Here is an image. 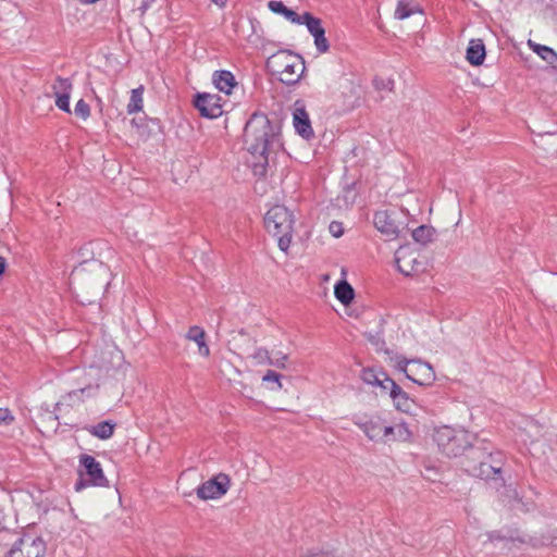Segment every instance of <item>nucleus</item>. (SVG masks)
Wrapping results in <instances>:
<instances>
[{
  "instance_id": "1",
  "label": "nucleus",
  "mask_w": 557,
  "mask_h": 557,
  "mask_svg": "<svg viewBox=\"0 0 557 557\" xmlns=\"http://www.w3.org/2000/svg\"><path fill=\"white\" fill-rule=\"evenodd\" d=\"M244 144L247 151L259 159V164L267 163L268 154L282 147L280 125L263 113H253L245 126Z\"/></svg>"
},
{
  "instance_id": "2",
  "label": "nucleus",
  "mask_w": 557,
  "mask_h": 557,
  "mask_svg": "<svg viewBox=\"0 0 557 557\" xmlns=\"http://www.w3.org/2000/svg\"><path fill=\"white\" fill-rule=\"evenodd\" d=\"M295 215L287 207L276 205L264 215V226L269 234L277 239L278 248L287 251L293 238Z\"/></svg>"
},
{
  "instance_id": "3",
  "label": "nucleus",
  "mask_w": 557,
  "mask_h": 557,
  "mask_svg": "<svg viewBox=\"0 0 557 557\" xmlns=\"http://www.w3.org/2000/svg\"><path fill=\"white\" fill-rule=\"evenodd\" d=\"M267 67L286 85L298 83L306 69L304 59L287 50H281L269 57Z\"/></svg>"
},
{
  "instance_id": "4",
  "label": "nucleus",
  "mask_w": 557,
  "mask_h": 557,
  "mask_svg": "<svg viewBox=\"0 0 557 557\" xmlns=\"http://www.w3.org/2000/svg\"><path fill=\"white\" fill-rule=\"evenodd\" d=\"M389 363L412 383L421 387H431L436 381V373L432 364L420 358H407L401 355L389 357Z\"/></svg>"
},
{
  "instance_id": "5",
  "label": "nucleus",
  "mask_w": 557,
  "mask_h": 557,
  "mask_svg": "<svg viewBox=\"0 0 557 557\" xmlns=\"http://www.w3.org/2000/svg\"><path fill=\"white\" fill-rule=\"evenodd\" d=\"M433 440L447 457H458L471 446L472 435L463 429L442 425L435 429Z\"/></svg>"
},
{
  "instance_id": "6",
  "label": "nucleus",
  "mask_w": 557,
  "mask_h": 557,
  "mask_svg": "<svg viewBox=\"0 0 557 557\" xmlns=\"http://www.w3.org/2000/svg\"><path fill=\"white\" fill-rule=\"evenodd\" d=\"M72 277L74 281L87 282L98 287V289H102L109 284L110 271L101 261L91 260L75 268Z\"/></svg>"
},
{
  "instance_id": "7",
  "label": "nucleus",
  "mask_w": 557,
  "mask_h": 557,
  "mask_svg": "<svg viewBox=\"0 0 557 557\" xmlns=\"http://www.w3.org/2000/svg\"><path fill=\"white\" fill-rule=\"evenodd\" d=\"M230 487V476L225 473H219L198 486L197 496L202 500L218 499L224 496Z\"/></svg>"
},
{
  "instance_id": "8",
  "label": "nucleus",
  "mask_w": 557,
  "mask_h": 557,
  "mask_svg": "<svg viewBox=\"0 0 557 557\" xmlns=\"http://www.w3.org/2000/svg\"><path fill=\"white\" fill-rule=\"evenodd\" d=\"M46 543L37 536L25 535L18 540L10 552V557H45Z\"/></svg>"
},
{
  "instance_id": "9",
  "label": "nucleus",
  "mask_w": 557,
  "mask_h": 557,
  "mask_svg": "<svg viewBox=\"0 0 557 557\" xmlns=\"http://www.w3.org/2000/svg\"><path fill=\"white\" fill-rule=\"evenodd\" d=\"M73 90V84L69 78L57 77L51 84L50 96L54 98L55 107L65 112L71 113L70 98Z\"/></svg>"
},
{
  "instance_id": "10",
  "label": "nucleus",
  "mask_w": 557,
  "mask_h": 557,
  "mask_svg": "<svg viewBox=\"0 0 557 557\" xmlns=\"http://www.w3.org/2000/svg\"><path fill=\"white\" fill-rule=\"evenodd\" d=\"M355 424L362 430L366 436L373 442L383 443L385 441V428L383 419L379 416L358 418Z\"/></svg>"
},
{
  "instance_id": "11",
  "label": "nucleus",
  "mask_w": 557,
  "mask_h": 557,
  "mask_svg": "<svg viewBox=\"0 0 557 557\" xmlns=\"http://www.w3.org/2000/svg\"><path fill=\"white\" fill-rule=\"evenodd\" d=\"M293 125L298 135L304 139H311L314 136L313 128L305 104L296 101L293 109Z\"/></svg>"
},
{
  "instance_id": "12",
  "label": "nucleus",
  "mask_w": 557,
  "mask_h": 557,
  "mask_svg": "<svg viewBox=\"0 0 557 557\" xmlns=\"http://www.w3.org/2000/svg\"><path fill=\"white\" fill-rule=\"evenodd\" d=\"M395 260L398 270L405 275L413 274L421 265L417 251L409 246L399 247L395 252Z\"/></svg>"
},
{
  "instance_id": "13",
  "label": "nucleus",
  "mask_w": 557,
  "mask_h": 557,
  "mask_svg": "<svg viewBox=\"0 0 557 557\" xmlns=\"http://www.w3.org/2000/svg\"><path fill=\"white\" fill-rule=\"evenodd\" d=\"M195 106L205 117L216 119L223 114V104L218 95H198Z\"/></svg>"
},
{
  "instance_id": "14",
  "label": "nucleus",
  "mask_w": 557,
  "mask_h": 557,
  "mask_svg": "<svg viewBox=\"0 0 557 557\" xmlns=\"http://www.w3.org/2000/svg\"><path fill=\"white\" fill-rule=\"evenodd\" d=\"M373 224L387 238H396L399 234V225L394 218V213L388 210L376 211L373 216Z\"/></svg>"
},
{
  "instance_id": "15",
  "label": "nucleus",
  "mask_w": 557,
  "mask_h": 557,
  "mask_svg": "<svg viewBox=\"0 0 557 557\" xmlns=\"http://www.w3.org/2000/svg\"><path fill=\"white\" fill-rule=\"evenodd\" d=\"M361 380L371 386L379 387L382 394H387L395 381L383 370L366 368L361 371Z\"/></svg>"
},
{
  "instance_id": "16",
  "label": "nucleus",
  "mask_w": 557,
  "mask_h": 557,
  "mask_svg": "<svg viewBox=\"0 0 557 557\" xmlns=\"http://www.w3.org/2000/svg\"><path fill=\"white\" fill-rule=\"evenodd\" d=\"M387 395L391 397L394 407L398 411L412 413L417 407L416 400L396 382L394 385H391Z\"/></svg>"
},
{
  "instance_id": "17",
  "label": "nucleus",
  "mask_w": 557,
  "mask_h": 557,
  "mask_svg": "<svg viewBox=\"0 0 557 557\" xmlns=\"http://www.w3.org/2000/svg\"><path fill=\"white\" fill-rule=\"evenodd\" d=\"M81 465L85 468L89 483L95 486H107L108 480L103 474L101 465L90 455L81 457Z\"/></svg>"
},
{
  "instance_id": "18",
  "label": "nucleus",
  "mask_w": 557,
  "mask_h": 557,
  "mask_svg": "<svg viewBox=\"0 0 557 557\" xmlns=\"http://www.w3.org/2000/svg\"><path fill=\"white\" fill-rule=\"evenodd\" d=\"M413 432L409 429L405 422H399L394 425H387L385 428V441L386 443H412Z\"/></svg>"
},
{
  "instance_id": "19",
  "label": "nucleus",
  "mask_w": 557,
  "mask_h": 557,
  "mask_svg": "<svg viewBox=\"0 0 557 557\" xmlns=\"http://www.w3.org/2000/svg\"><path fill=\"white\" fill-rule=\"evenodd\" d=\"M185 338L197 345L198 355L208 358L210 356V347L207 343L206 331L198 325H193L188 329Z\"/></svg>"
},
{
  "instance_id": "20",
  "label": "nucleus",
  "mask_w": 557,
  "mask_h": 557,
  "mask_svg": "<svg viewBox=\"0 0 557 557\" xmlns=\"http://www.w3.org/2000/svg\"><path fill=\"white\" fill-rule=\"evenodd\" d=\"M214 86L225 95H231L232 90L237 86L235 76L230 71H215L212 75Z\"/></svg>"
},
{
  "instance_id": "21",
  "label": "nucleus",
  "mask_w": 557,
  "mask_h": 557,
  "mask_svg": "<svg viewBox=\"0 0 557 557\" xmlns=\"http://www.w3.org/2000/svg\"><path fill=\"white\" fill-rule=\"evenodd\" d=\"M485 46L482 39H471L469 41L466 59L472 65H481L485 60Z\"/></svg>"
},
{
  "instance_id": "22",
  "label": "nucleus",
  "mask_w": 557,
  "mask_h": 557,
  "mask_svg": "<svg viewBox=\"0 0 557 557\" xmlns=\"http://www.w3.org/2000/svg\"><path fill=\"white\" fill-rule=\"evenodd\" d=\"M527 45L534 53H536L549 65H555L557 63V52L553 48L540 45L531 39L527 41Z\"/></svg>"
},
{
  "instance_id": "23",
  "label": "nucleus",
  "mask_w": 557,
  "mask_h": 557,
  "mask_svg": "<svg viewBox=\"0 0 557 557\" xmlns=\"http://www.w3.org/2000/svg\"><path fill=\"white\" fill-rule=\"evenodd\" d=\"M334 295L342 305L349 306L355 298V290L346 280H343L335 284Z\"/></svg>"
},
{
  "instance_id": "24",
  "label": "nucleus",
  "mask_w": 557,
  "mask_h": 557,
  "mask_svg": "<svg viewBox=\"0 0 557 557\" xmlns=\"http://www.w3.org/2000/svg\"><path fill=\"white\" fill-rule=\"evenodd\" d=\"M416 13H422V10L412 0H398L394 15L397 20H405Z\"/></svg>"
},
{
  "instance_id": "25",
  "label": "nucleus",
  "mask_w": 557,
  "mask_h": 557,
  "mask_svg": "<svg viewBox=\"0 0 557 557\" xmlns=\"http://www.w3.org/2000/svg\"><path fill=\"white\" fill-rule=\"evenodd\" d=\"M116 424L112 421H102L96 425L87 428L89 434L100 440H109L112 437Z\"/></svg>"
},
{
  "instance_id": "26",
  "label": "nucleus",
  "mask_w": 557,
  "mask_h": 557,
  "mask_svg": "<svg viewBox=\"0 0 557 557\" xmlns=\"http://www.w3.org/2000/svg\"><path fill=\"white\" fill-rule=\"evenodd\" d=\"M144 86L140 85L137 88H134L131 91L129 101L127 103L126 110L128 114H134L143 111L144 109Z\"/></svg>"
},
{
  "instance_id": "27",
  "label": "nucleus",
  "mask_w": 557,
  "mask_h": 557,
  "mask_svg": "<svg viewBox=\"0 0 557 557\" xmlns=\"http://www.w3.org/2000/svg\"><path fill=\"white\" fill-rule=\"evenodd\" d=\"M434 233L433 227L421 225L412 232V237L417 243L424 245L433 239Z\"/></svg>"
},
{
  "instance_id": "28",
  "label": "nucleus",
  "mask_w": 557,
  "mask_h": 557,
  "mask_svg": "<svg viewBox=\"0 0 557 557\" xmlns=\"http://www.w3.org/2000/svg\"><path fill=\"white\" fill-rule=\"evenodd\" d=\"M281 374L275 371L269 370L262 377L263 384L271 392H276L282 388Z\"/></svg>"
},
{
  "instance_id": "29",
  "label": "nucleus",
  "mask_w": 557,
  "mask_h": 557,
  "mask_svg": "<svg viewBox=\"0 0 557 557\" xmlns=\"http://www.w3.org/2000/svg\"><path fill=\"white\" fill-rule=\"evenodd\" d=\"M309 33L314 37L315 35H321L322 32H324V28L321 25V21L314 16H312L310 13H304V23Z\"/></svg>"
},
{
  "instance_id": "30",
  "label": "nucleus",
  "mask_w": 557,
  "mask_h": 557,
  "mask_svg": "<svg viewBox=\"0 0 557 557\" xmlns=\"http://www.w3.org/2000/svg\"><path fill=\"white\" fill-rule=\"evenodd\" d=\"M270 366L278 369H285L287 367L288 354L281 349H272L270 351Z\"/></svg>"
},
{
  "instance_id": "31",
  "label": "nucleus",
  "mask_w": 557,
  "mask_h": 557,
  "mask_svg": "<svg viewBox=\"0 0 557 557\" xmlns=\"http://www.w3.org/2000/svg\"><path fill=\"white\" fill-rule=\"evenodd\" d=\"M74 113L83 121H86L90 116V107L84 99H79L75 104Z\"/></svg>"
},
{
  "instance_id": "32",
  "label": "nucleus",
  "mask_w": 557,
  "mask_h": 557,
  "mask_svg": "<svg viewBox=\"0 0 557 557\" xmlns=\"http://www.w3.org/2000/svg\"><path fill=\"white\" fill-rule=\"evenodd\" d=\"M270 351L264 348H258L252 354V359L256 361L257 364H270Z\"/></svg>"
},
{
  "instance_id": "33",
  "label": "nucleus",
  "mask_w": 557,
  "mask_h": 557,
  "mask_svg": "<svg viewBox=\"0 0 557 557\" xmlns=\"http://www.w3.org/2000/svg\"><path fill=\"white\" fill-rule=\"evenodd\" d=\"M314 45L319 52L324 53L329 50V41L325 37V32H322L321 35L314 36Z\"/></svg>"
},
{
  "instance_id": "34",
  "label": "nucleus",
  "mask_w": 557,
  "mask_h": 557,
  "mask_svg": "<svg viewBox=\"0 0 557 557\" xmlns=\"http://www.w3.org/2000/svg\"><path fill=\"white\" fill-rule=\"evenodd\" d=\"M284 16L286 20L290 21L292 23L301 25L304 23V14L298 15L296 12H294L290 9H286Z\"/></svg>"
},
{
  "instance_id": "35",
  "label": "nucleus",
  "mask_w": 557,
  "mask_h": 557,
  "mask_svg": "<svg viewBox=\"0 0 557 557\" xmlns=\"http://www.w3.org/2000/svg\"><path fill=\"white\" fill-rule=\"evenodd\" d=\"M329 231L335 238L341 237L344 234V227L341 222L333 221L329 226Z\"/></svg>"
},
{
  "instance_id": "36",
  "label": "nucleus",
  "mask_w": 557,
  "mask_h": 557,
  "mask_svg": "<svg viewBox=\"0 0 557 557\" xmlns=\"http://www.w3.org/2000/svg\"><path fill=\"white\" fill-rule=\"evenodd\" d=\"M14 418L10 410L7 408H0V425H9L13 422Z\"/></svg>"
},
{
  "instance_id": "37",
  "label": "nucleus",
  "mask_w": 557,
  "mask_h": 557,
  "mask_svg": "<svg viewBox=\"0 0 557 557\" xmlns=\"http://www.w3.org/2000/svg\"><path fill=\"white\" fill-rule=\"evenodd\" d=\"M269 9L274 12V13H277V14H282L284 15L285 11H286V7L283 4V2L281 1H275V0H272L269 2L268 4Z\"/></svg>"
},
{
  "instance_id": "38",
  "label": "nucleus",
  "mask_w": 557,
  "mask_h": 557,
  "mask_svg": "<svg viewBox=\"0 0 557 557\" xmlns=\"http://www.w3.org/2000/svg\"><path fill=\"white\" fill-rule=\"evenodd\" d=\"M154 0H143L141 5L139 7V10L141 11V14H145V12L150 7V3H152Z\"/></svg>"
},
{
  "instance_id": "39",
  "label": "nucleus",
  "mask_w": 557,
  "mask_h": 557,
  "mask_svg": "<svg viewBox=\"0 0 557 557\" xmlns=\"http://www.w3.org/2000/svg\"><path fill=\"white\" fill-rule=\"evenodd\" d=\"M5 260L3 257H0V276L4 273L5 270Z\"/></svg>"
},
{
  "instance_id": "40",
  "label": "nucleus",
  "mask_w": 557,
  "mask_h": 557,
  "mask_svg": "<svg viewBox=\"0 0 557 557\" xmlns=\"http://www.w3.org/2000/svg\"><path fill=\"white\" fill-rule=\"evenodd\" d=\"M227 0H212V2L219 7H224Z\"/></svg>"
},
{
  "instance_id": "41",
  "label": "nucleus",
  "mask_w": 557,
  "mask_h": 557,
  "mask_svg": "<svg viewBox=\"0 0 557 557\" xmlns=\"http://www.w3.org/2000/svg\"><path fill=\"white\" fill-rule=\"evenodd\" d=\"M84 486H85V483L83 481H79L78 483H76L75 490L81 491L82 488H84Z\"/></svg>"
},
{
  "instance_id": "42",
  "label": "nucleus",
  "mask_w": 557,
  "mask_h": 557,
  "mask_svg": "<svg viewBox=\"0 0 557 557\" xmlns=\"http://www.w3.org/2000/svg\"><path fill=\"white\" fill-rule=\"evenodd\" d=\"M96 100H97V102H98V104H99V106H101V104H102V100H101L99 97H96Z\"/></svg>"
},
{
  "instance_id": "43",
  "label": "nucleus",
  "mask_w": 557,
  "mask_h": 557,
  "mask_svg": "<svg viewBox=\"0 0 557 557\" xmlns=\"http://www.w3.org/2000/svg\"><path fill=\"white\" fill-rule=\"evenodd\" d=\"M116 354H117V356H119L120 358H122V352H121V351H119V350H117V351H116Z\"/></svg>"
}]
</instances>
